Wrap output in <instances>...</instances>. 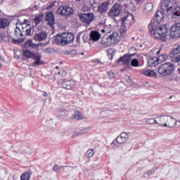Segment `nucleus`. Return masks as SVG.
<instances>
[{
	"mask_svg": "<svg viewBox=\"0 0 180 180\" xmlns=\"http://www.w3.org/2000/svg\"><path fill=\"white\" fill-rule=\"evenodd\" d=\"M148 29L152 37L162 41H167L168 34L170 39H180V23H176L170 28L167 24L150 23Z\"/></svg>",
	"mask_w": 180,
	"mask_h": 180,
	"instance_id": "obj_1",
	"label": "nucleus"
},
{
	"mask_svg": "<svg viewBox=\"0 0 180 180\" xmlns=\"http://www.w3.org/2000/svg\"><path fill=\"white\" fill-rule=\"evenodd\" d=\"M161 11L164 15H173L178 18L180 16V6H178L176 0H162Z\"/></svg>",
	"mask_w": 180,
	"mask_h": 180,
	"instance_id": "obj_2",
	"label": "nucleus"
},
{
	"mask_svg": "<svg viewBox=\"0 0 180 180\" xmlns=\"http://www.w3.org/2000/svg\"><path fill=\"white\" fill-rule=\"evenodd\" d=\"M75 36L71 32H63L58 34L55 37V41L57 44H62V46H67V44H71L74 43Z\"/></svg>",
	"mask_w": 180,
	"mask_h": 180,
	"instance_id": "obj_3",
	"label": "nucleus"
},
{
	"mask_svg": "<svg viewBox=\"0 0 180 180\" xmlns=\"http://www.w3.org/2000/svg\"><path fill=\"white\" fill-rule=\"evenodd\" d=\"M175 70V65L172 63H165L160 65L158 68V74L161 77H168L174 72Z\"/></svg>",
	"mask_w": 180,
	"mask_h": 180,
	"instance_id": "obj_4",
	"label": "nucleus"
},
{
	"mask_svg": "<svg viewBox=\"0 0 180 180\" xmlns=\"http://www.w3.org/2000/svg\"><path fill=\"white\" fill-rule=\"evenodd\" d=\"M25 30L26 32V34L30 36V34L32 33V30H33V27H32V25L27 24V23H18L16 24V28L15 30V35L17 37H23V32H22V30Z\"/></svg>",
	"mask_w": 180,
	"mask_h": 180,
	"instance_id": "obj_5",
	"label": "nucleus"
},
{
	"mask_svg": "<svg viewBox=\"0 0 180 180\" xmlns=\"http://www.w3.org/2000/svg\"><path fill=\"white\" fill-rule=\"evenodd\" d=\"M123 9V6L121 4L115 3L111 9H110L108 12V16L115 19L116 16H120V13H122V11Z\"/></svg>",
	"mask_w": 180,
	"mask_h": 180,
	"instance_id": "obj_6",
	"label": "nucleus"
},
{
	"mask_svg": "<svg viewBox=\"0 0 180 180\" xmlns=\"http://www.w3.org/2000/svg\"><path fill=\"white\" fill-rule=\"evenodd\" d=\"M129 140V134L127 132H122L118 136L115 141H113L114 146H119V144H124Z\"/></svg>",
	"mask_w": 180,
	"mask_h": 180,
	"instance_id": "obj_7",
	"label": "nucleus"
},
{
	"mask_svg": "<svg viewBox=\"0 0 180 180\" xmlns=\"http://www.w3.org/2000/svg\"><path fill=\"white\" fill-rule=\"evenodd\" d=\"M79 18L83 23H91L94 20L95 16L92 13H80L78 15Z\"/></svg>",
	"mask_w": 180,
	"mask_h": 180,
	"instance_id": "obj_8",
	"label": "nucleus"
},
{
	"mask_svg": "<svg viewBox=\"0 0 180 180\" xmlns=\"http://www.w3.org/2000/svg\"><path fill=\"white\" fill-rule=\"evenodd\" d=\"M170 59L173 63H180V45L172 51Z\"/></svg>",
	"mask_w": 180,
	"mask_h": 180,
	"instance_id": "obj_9",
	"label": "nucleus"
},
{
	"mask_svg": "<svg viewBox=\"0 0 180 180\" xmlns=\"http://www.w3.org/2000/svg\"><path fill=\"white\" fill-rule=\"evenodd\" d=\"M110 37V40L111 41V44H117L120 40H122V37L119 35L117 32H113L112 34L108 36Z\"/></svg>",
	"mask_w": 180,
	"mask_h": 180,
	"instance_id": "obj_10",
	"label": "nucleus"
},
{
	"mask_svg": "<svg viewBox=\"0 0 180 180\" xmlns=\"http://www.w3.org/2000/svg\"><path fill=\"white\" fill-rule=\"evenodd\" d=\"M164 13L162 11H158L155 14V17L154 19L150 22V23H161L162 20L164 19Z\"/></svg>",
	"mask_w": 180,
	"mask_h": 180,
	"instance_id": "obj_11",
	"label": "nucleus"
},
{
	"mask_svg": "<svg viewBox=\"0 0 180 180\" xmlns=\"http://www.w3.org/2000/svg\"><path fill=\"white\" fill-rule=\"evenodd\" d=\"M176 123V119L171 116H167L166 123L165 127H175V124Z\"/></svg>",
	"mask_w": 180,
	"mask_h": 180,
	"instance_id": "obj_12",
	"label": "nucleus"
},
{
	"mask_svg": "<svg viewBox=\"0 0 180 180\" xmlns=\"http://www.w3.org/2000/svg\"><path fill=\"white\" fill-rule=\"evenodd\" d=\"M136 56V53L124 54L122 57H120L119 61H121L124 64H130L131 61V57Z\"/></svg>",
	"mask_w": 180,
	"mask_h": 180,
	"instance_id": "obj_13",
	"label": "nucleus"
},
{
	"mask_svg": "<svg viewBox=\"0 0 180 180\" xmlns=\"http://www.w3.org/2000/svg\"><path fill=\"white\" fill-rule=\"evenodd\" d=\"M167 115H160L156 117V124L160 126L161 127H165V123L167 122Z\"/></svg>",
	"mask_w": 180,
	"mask_h": 180,
	"instance_id": "obj_14",
	"label": "nucleus"
},
{
	"mask_svg": "<svg viewBox=\"0 0 180 180\" xmlns=\"http://www.w3.org/2000/svg\"><path fill=\"white\" fill-rule=\"evenodd\" d=\"M109 4V1H105L102 3L100 6H98V11L99 12V13H105V12H108Z\"/></svg>",
	"mask_w": 180,
	"mask_h": 180,
	"instance_id": "obj_15",
	"label": "nucleus"
},
{
	"mask_svg": "<svg viewBox=\"0 0 180 180\" xmlns=\"http://www.w3.org/2000/svg\"><path fill=\"white\" fill-rule=\"evenodd\" d=\"M101 33L98 31L94 30L90 33V39L92 41H99V40H101Z\"/></svg>",
	"mask_w": 180,
	"mask_h": 180,
	"instance_id": "obj_16",
	"label": "nucleus"
},
{
	"mask_svg": "<svg viewBox=\"0 0 180 180\" xmlns=\"http://www.w3.org/2000/svg\"><path fill=\"white\" fill-rule=\"evenodd\" d=\"M62 86L65 89H72L75 86V81L74 80H68L62 83Z\"/></svg>",
	"mask_w": 180,
	"mask_h": 180,
	"instance_id": "obj_17",
	"label": "nucleus"
},
{
	"mask_svg": "<svg viewBox=\"0 0 180 180\" xmlns=\"http://www.w3.org/2000/svg\"><path fill=\"white\" fill-rule=\"evenodd\" d=\"M34 39L36 41H43V40L47 39V33L41 32V33L36 34Z\"/></svg>",
	"mask_w": 180,
	"mask_h": 180,
	"instance_id": "obj_18",
	"label": "nucleus"
},
{
	"mask_svg": "<svg viewBox=\"0 0 180 180\" xmlns=\"http://www.w3.org/2000/svg\"><path fill=\"white\" fill-rule=\"evenodd\" d=\"M101 44L105 46V47H110V46H112V42L109 36H104L101 40Z\"/></svg>",
	"mask_w": 180,
	"mask_h": 180,
	"instance_id": "obj_19",
	"label": "nucleus"
},
{
	"mask_svg": "<svg viewBox=\"0 0 180 180\" xmlns=\"http://www.w3.org/2000/svg\"><path fill=\"white\" fill-rule=\"evenodd\" d=\"M54 13H53L52 11L48 12L45 15V22H49V23H54Z\"/></svg>",
	"mask_w": 180,
	"mask_h": 180,
	"instance_id": "obj_20",
	"label": "nucleus"
},
{
	"mask_svg": "<svg viewBox=\"0 0 180 180\" xmlns=\"http://www.w3.org/2000/svg\"><path fill=\"white\" fill-rule=\"evenodd\" d=\"M148 64L149 67H155L156 65H158V58L157 57L151 58L148 60Z\"/></svg>",
	"mask_w": 180,
	"mask_h": 180,
	"instance_id": "obj_21",
	"label": "nucleus"
},
{
	"mask_svg": "<svg viewBox=\"0 0 180 180\" xmlns=\"http://www.w3.org/2000/svg\"><path fill=\"white\" fill-rule=\"evenodd\" d=\"M122 37H124L127 32V27H126L125 23H122L120 27L118 29Z\"/></svg>",
	"mask_w": 180,
	"mask_h": 180,
	"instance_id": "obj_22",
	"label": "nucleus"
},
{
	"mask_svg": "<svg viewBox=\"0 0 180 180\" xmlns=\"http://www.w3.org/2000/svg\"><path fill=\"white\" fill-rule=\"evenodd\" d=\"M25 46L26 47H32V49H38V47L40 46V44H34V42H33V40L29 39L25 42Z\"/></svg>",
	"mask_w": 180,
	"mask_h": 180,
	"instance_id": "obj_23",
	"label": "nucleus"
},
{
	"mask_svg": "<svg viewBox=\"0 0 180 180\" xmlns=\"http://www.w3.org/2000/svg\"><path fill=\"white\" fill-rule=\"evenodd\" d=\"M33 58L34 60L32 63L33 65H41V64H43L41 60H40L41 59V56L40 55H34Z\"/></svg>",
	"mask_w": 180,
	"mask_h": 180,
	"instance_id": "obj_24",
	"label": "nucleus"
},
{
	"mask_svg": "<svg viewBox=\"0 0 180 180\" xmlns=\"http://www.w3.org/2000/svg\"><path fill=\"white\" fill-rule=\"evenodd\" d=\"M22 55L23 57H25L26 58H33L36 54L30 50H24Z\"/></svg>",
	"mask_w": 180,
	"mask_h": 180,
	"instance_id": "obj_25",
	"label": "nucleus"
},
{
	"mask_svg": "<svg viewBox=\"0 0 180 180\" xmlns=\"http://www.w3.org/2000/svg\"><path fill=\"white\" fill-rule=\"evenodd\" d=\"M132 19V20H134V16H133V15H131V13H128L125 15H124L122 18H121V23H124V22H127V20Z\"/></svg>",
	"mask_w": 180,
	"mask_h": 180,
	"instance_id": "obj_26",
	"label": "nucleus"
},
{
	"mask_svg": "<svg viewBox=\"0 0 180 180\" xmlns=\"http://www.w3.org/2000/svg\"><path fill=\"white\" fill-rule=\"evenodd\" d=\"M143 75H146V77H157V73L151 70H144Z\"/></svg>",
	"mask_w": 180,
	"mask_h": 180,
	"instance_id": "obj_27",
	"label": "nucleus"
},
{
	"mask_svg": "<svg viewBox=\"0 0 180 180\" xmlns=\"http://www.w3.org/2000/svg\"><path fill=\"white\" fill-rule=\"evenodd\" d=\"M33 174L32 171L27 172L25 173H23L21 176V180H30V176Z\"/></svg>",
	"mask_w": 180,
	"mask_h": 180,
	"instance_id": "obj_28",
	"label": "nucleus"
},
{
	"mask_svg": "<svg viewBox=\"0 0 180 180\" xmlns=\"http://www.w3.org/2000/svg\"><path fill=\"white\" fill-rule=\"evenodd\" d=\"M73 117L77 120H82V119H84V117L82 116V114L79 112V110L75 111V112L73 113Z\"/></svg>",
	"mask_w": 180,
	"mask_h": 180,
	"instance_id": "obj_29",
	"label": "nucleus"
},
{
	"mask_svg": "<svg viewBox=\"0 0 180 180\" xmlns=\"http://www.w3.org/2000/svg\"><path fill=\"white\" fill-rule=\"evenodd\" d=\"M157 58L159 64H161V63H164V61H167V60L168 59V56H167V54H161Z\"/></svg>",
	"mask_w": 180,
	"mask_h": 180,
	"instance_id": "obj_30",
	"label": "nucleus"
},
{
	"mask_svg": "<svg viewBox=\"0 0 180 180\" xmlns=\"http://www.w3.org/2000/svg\"><path fill=\"white\" fill-rule=\"evenodd\" d=\"M44 18V14H39L33 19V22H34V23H40V22H43Z\"/></svg>",
	"mask_w": 180,
	"mask_h": 180,
	"instance_id": "obj_31",
	"label": "nucleus"
},
{
	"mask_svg": "<svg viewBox=\"0 0 180 180\" xmlns=\"http://www.w3.org/2000/svg\"><path fill=\"white\" fill-rule=\"evenodd\" d=\"M57 13L58 15H61V16H65V6H61L57 10Z\"/></svg>",
	"mask_w": 180,
	"mask_h": 180,
	"instance_id": "obj_32",
	"label": "nucleus"
},
{
	"mask_svg": "<svg viewBox=\"0 0 180 180\" xmlns=\"http://www.w3.org/2000/svg\"><path fill=\"white\" fill-rule=\"evenodd\" d=\"M153 8H154V4H153V3H148L146 5L145 11L148 13L151 12V11H153Z\"/></svg>",
	"mask_w": 180,
	"mask_h": 180,
	"instance_id": "obj_33",
	"label": "nucleus"
},
{
	"mask_svg": "<svg viewBox=\"0 0 180 180\" xmlns=\"http://www.w3.org/2000/svg\"><path fill=\"white\" fill-rule=\"evenodd\" d=\"M73 12H74V10H72V8L65 6V18L72 15Z\"/></svg>",
	"mask_w": 180,
	"mask_h": 180,
	"instance_id": "obj_34",
	"label": "nucleus"
},
{
	"mask_svg": "<svg viewBox=\"0 0 180 180\" xmlns=\"http://www.w3.org/2000/svg\"><path fill=\"white\" fill-rule=\"evenodd\" d=\"M94 154H95L94 149H89L86 151L85 156L87 157V158H92V157H94Z\"/></svg>",
	"mask_w": 180,
	"mask_h": 180,
	"instance_id": "obj_35",
	"label": "nucleus"
},
{
	"mask_svg": "<svg viewBox=\"0 0 180 180\" xmlns=\"http://www.w3.org/2000/svg\"><path fill=\"white\" fill-rule=\"evenodd\" d=\"M146 123H148V124H157V117L147 119Z\"/></svg>",
	"mask_w": 180,
	"mask_h": 180,
	"instance_id": "obj_36",
	"label": "nucleus"
},
{
	"mask_svg": "<svg viewBox=\"0 0 180 180\" xmlns=\"http://www.w3.org/2000/svg\"><path fill=\"white\" fill-rule=\"evenodd\" d=\"M104 27L108 33H110L112 30H115V26L112 25L111 24H108Z\"/></svg>",
	"mask_w": 180,
	"mask_h": 180,
	"instance_id": "obj_37",
	"label": "nucleus"
},
{
	"mask_svg": "<svg viewBox=\"0 0 180 180\" xmlns=\"http://www.w3.org/2000/svg\"><path fill=\"white\" fill-rule=\"evenodd\" d=\"M65 167L67 166H59L58 165H54L53 169L55 172H58L61 168H65Z\"/></svg>",
	"mask_w": 180,
	"mask_h": 180,
	"instance_id": "obj_38",
	"label": "nucleus"
},
{
	"mask_svg": "<svg viewBox=\"0 0 180 180\" xmlns=\"http://www.w3.org/2000/svg\"><path fill=\"white\" fill-rule=\"evenodd\" d=\"M106 53L108 56H110V57H112L113 54L115 53V49L109 48L108 49H107Z\"/></svg>",
	"mask_w": 180,
	"mask_h": 180,
	"instance_id": "obj_39",
	"label": "nucleus"
},
{
	"mask_svg": "<svg viewBox=\"0 0 180 180\" xmlns=\"http://www.w3.org/2000/svg\"><path fill=\"white\" fill-rule=\"evenodd\" d=\"M131 67H139V60L134 58L131 61Z\"/></svg>",
	"mask_w": 180,
	"mask_h": 180,
	"instance_id": "obj_40",
	"label": "nucleus"
},
{
	"mask_svg": "<svg viewBox=\"0 0 180 180\" xmlns=\"http://www.w3.org/2000/svg\"><path fill=\"white\" fill-rule=\"evenodd\" d=\"M54 6H56V1H53V2L51 3L50 5L47 6L46 10L50 11V9H53V8H54Z\"/></svg>",
	"mask_w": 180,
	"mask_h": 180,
	"instance_id": "obj_41",
	"label": "nucleus"
},
{
	"mask_svg": "<svg viewBox=\"0 0 180 180\" xmlns=\"http://www.w3.org/2000/svg\"><path fill=\"white\" fill-rule=\"evenodd\" d=\"M9 26L8 23H0V29H6Z\"/></svg>",
	"mask_w": 180,
	"mask_h": 180,
	"instance_id": "obj_42",
	"label": "nucleus"
},
{
	"mask_svg": "<svg viewBox=\"0 0 180 180\" xmlns=\"http://www.w3.org/2000/svg\"><path fill=\"white\" fill-rule=\"evenodd\" d=\"M82 132H79V131H75L73 133L72 137H77V136H82Z\"/></svg>",
	"mask_w": 180,
	"mask_h": 180,
	"instance_id": "obj_43",
	"label": "nucleus"
},
{
	"mask_svg": "<svg viewBox=\"0 0 180 180\" xmlns=\"http://www.w3.org/2000/svg\"><path fill=\"white\" fill-rule=\"evenodd\" d=\"M0 23H9V21L6 18H0Z\"/></svg>",
	"mask_w": 180,
	"mask_h": 180,
	"instance_id": "obj_44",
	"label": "nucleus"
},
{
	"mask_svg": "<svg viewBox=\"0 0 180 180\" xmlns=\"http://www.w3.org/2000/svg\"><path fill=\"white\" fill-rule=\"evenodd\" d=\"M162 50V47H160L158 51L156 52V56H158L159 54H161V51Z\"/></svg>",
	"mask_w": 180,
	"mask_h": 180,
	"instance_id": "obj_45",
	"label": "nucleus"
},
{
	"mask_svg": "<svg viewBox=\"0 0 180 180\" xmlns=\"http://www.w3.org/2000/svg\"><path fill=\"white\" fill-rule=\"evenodd\" d=\"M51 51H52L51 48L45 49V53H51Z\"/></svg>",
	"mask_w": 180,
	"mask_h": 180,
	"instance_id": "obj_46",
	"label": "nucleus"
},
{
	"mask_svg": "<svg viewBox=\"0 0 180 180\" xmlns=\"http://www.w3.org/2000/svg\"><path fill=\"white\" fill-rule=\"evenodd\" d=\"M135 2L139 5V4H143V2H144V0H135Z\"/></svg>",
	"mask_w": 180,
	"mask_h": 180,
	"instance_id": "obj_47",
	"label": "nucleus"
},
{
	"mask_svg": "<svg viewBox=\"0 0 180 180\" xmlns=\"http://www.w3.org/2000/svg\"><path fill=\"white\" fill-rule=\"evenodd\" d=\"M48 25L51 27V29H54V23H48Z\"/></svg>",
	"mask_w": 180,
	"mask_h": 180,
	"instance_id": "obj_48",
	"label": "nucleus"
},
{
	"mask_svg": "<svg viewBox=\"0 0 180 180\" xmlns=\"http://www.w3.org/2000/svg\"><path fill=\"white\" fill-rule=\"evenodd\" d=\"M175 126H177V127H180V121H177V120H176Z\"/></svg>",
	"mask_w": 180,
	"mask_h": 180,
	"instance_id": "obj_49",
	"label": "nucleus"
},
{
	"mask_svg": "<svg viewBox=\"0 0 180 180\" xmlns=\"http://www.w3.org/2000/svg\"><path fill=\"white\" fill-rule=\"evenodd\" d=\"M95 63H96L97 64H102V65H103V63H102V62H101V60L99 59H96L95 60Z\"/></svg>",
	"mask_w": 180,
	"mask_h": 180,
	"instance_id": "obj_50",
	"label": "nucleus"
},
{
	"mask_svg": "<svg viewBox=\"0 0 180 180\" xmlns=\"http://www.w3.org/2000/svg\"><path fill=\"white\" fill-rule=\"evenodd\" d=\"M48 95H49V94H48L47 92H46V91L44 92V94H43V96H44L45 98L47 97Z\"/></svg>",
	"mask_w": 180,
	"mask_h": 180,
	"instance_id": "obj_51",
	"label": "nucleus"
},
{
	"mask_svg": "<svg viewBox=\"0 0 180 180\" xmlns=\"http://www.w3.org/2000/svg\"><path fill=\"white\" fill-rule=\"evenodd\" d=\"M105 32H108L106 30V29H105V27H104V29L101 30V33H105Z\"/></svg>",
	"mask_w": 180,
	"mask_h": 180,
	"instance_id": "obj_52",
	"label": "nucleus"
},
{
	"mask_svg": "<svg viewBox=\"0 0 180 180\" xmlns=\"http://www.w3.org/2000/svg\"><path fill=\"white\" fill-rule=\"evenodd\" d=\"M80 37L77 36L76 38V41H79Z\"/></svg>",
	"mask_w": 180,
	"mask_h": 180,
	"instance_id": "obj_53",
	"label": "nucleus"
},
{
	"mask_svg": "<svg viewBox=\"0 0 180 180\" xmlns=\"http://www.w3.org/2000/svg\"><path fill=\"white\" fill-rule=\"evenodd\" d=\"M142 123H146V119L142 120Z\"/></svg>",
	"mask_w": 180,
	"mask_h": 180,
	"instance_id": "obj_54",
	"label": "nucleus"
},
{
	"mask_svg": "<svg viewBox=\"0 0 180 180\" xmlns=\"http://www.w3.org/2000/svg\"><path fill=\"white\" fill-rule=\"evenodd\" d=\"M82 0H76L77 2H81Z\"/></svg>",
	"mask_w": 180,
	"mask_h": 180,
	"instance_id": "obj_55",
	"label": "nucleus"
},
{
	"mask_svg": "<svg viewBox=\"0 0 180 180\" xmlns=\"http://www.w3.org/2000/svg\"><path fill=\"white\" fill-rule=\"evenodd\" d=\"M56 70H58V66H56Z\"/></svg>",
	"mask_w": 180,
	"mask_h": 180,
	"instance_id": "obj_56",
	"label": "nucleus"
},
{
	"mask_svg": "<svg viewBox=\"0 0 180 180\" xmlns=\"http://www.w3.org/2000/svg\"><path fill=\"white\" fill-rule=\"evenodd\" d=\"M1 67H2V64L0 63V68H1Z\"/></svg>",
	"mask_w": 180,
	"mask_h": 180,
	"instance_id": "obj_57",
	"label": "nucleus"
},
{
	"mask_svg": "<svg viewBox=\"0 0 180 180\" xmlns=\"http://www.w3.org/2000/svg\"><path fill=\"white\" fill-rule=\"evenodd\" d=\"M23 23H26V20H24Z\"/></svg>",
	"mask_w": 180,
	"mask_h": 180,
	"instance_id": "obj_58",
	"label": "nucleus"
},
{
	"mask_svg": "<svg viewBox=\"0 0 180 180\" xmlns=\"http://www.w3.org/2000/svg\"><path fill=\"white\" fill-rule=\"evenodd\" d=\"M58 74H61V72H58Z\"/></svg>",
	"mask_w": 180,
	"mask_h": 180,
	"instance_id": "obj_59",
	"label": "nucleus"
},
{
	"mask_svg": "<svg viewBox=\"0 0 180 180\" xmlns=\"http://www.w3.org/2000/svg\"><path fill=\"white\" fill-rule=\"evenodd\" d=\"M82 55L84 56V53H82Z\"/></svg>",
	"mask_w": 180,
	"mask_h": 180,
	"instance_id": "obj_60",
	"label": "nucleus"
},
{
	"mask_svg": "<svg viewBox=\"0 0 180 180\" xmlns=\"http://www.w3.org/2000/svg\"><path fill=\"white\" fill-rule=\"evenodd\" d=\"M174 18H176V17L174 16Z\"/></svg>",
	"mask_w": 180,
	"mask_h": 180,
	"instance_id": "obj_61",
	"label": "nucleus"
}]
</instances>
